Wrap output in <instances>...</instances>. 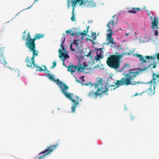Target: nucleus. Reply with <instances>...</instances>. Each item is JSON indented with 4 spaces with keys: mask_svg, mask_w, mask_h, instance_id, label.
Wrapping results in <instances>:
<instances>
[{
    "mask_svg": "<svg viewBox=\"0 0 159 159\" xmlns=\"http://www.w3.org/2000/svg\"><path fill=\"white\" fill-rule=\"evenodd\" d=\"M138 74V72L136 70L130 69L128 71V73H126L124 77L121 78L120 80L116 81L115 85L117 87H119L121 85L127 86L139 84L140 83L139 82H137L133 81Z\"/></svg>",
    "mask_w": 159,
    "mask_h": 159,
    "instance_id": "f257e3e1",
    "label": "nucleus"
},
{
    "mask_svg": "<svg viewBox=\"0 0 159 159\" xmlns=\"http://www.w3.org/2000/svg\"><path fill=\"white\" fill-rule=\"evenodd\" d=\"M126 54V52H124L120 55H110L107 60V64L112 68L117 69L120 66V59Z\"/></svg>",
    "mask_w": 159,
    "mask_h": 159,
    "instance_id": "f03ea898",
    "label": "nucleus"
},
{
    "mask_svg": "<svg viewBox=\"0 0 159 159\" xmlns=\"http://www.w3.org/2000/svg\"><path fill=\"white\" fill-rule=\"evenodd\" d=\"M134 57L139 58V61L141 62L140 64V66L143 67L141 70H146L149 67H150L152 65V64L149 63L150 62L149 60L150 59L152 60L153 61V62H155L156 60V57H155V54L154 56H143L141 55L135 54H134Z\"/></svg>",
    "mask_w": 159,
    "mask_h": 159,
    "instance_id": "7ed1b4c3",
    "label": "nucleus"
},
{
    "mask_svg": "<svg viewBox=\"0 0 159 159\" xmlns=\"http://www.w3.org/2000/svg\"><path fill=\"white\" fill-rule=\"evenodd\" d=\"M103 84V81L102 79H100L96 84H94L93 86L96 91L94 92L92 90L88 93V95L89 97L97 98L102 93L106 92L108 89L106 88L105 89H104Z\"/></svg>",
    "mask_w": 159,
    "mask_h": 159,
    "instance_id": "20e7f679",
    "label": "nucleus"
},
{
    "mask_svg": "<svg viewBox=\"0 0 159 159\" xmlns=\"http://www.w3.org/2000/svg\"><path fill=\"white\" fill-rule=\"evenodd\" d=\"M34 38L33 39L31 38L30 34V32H29L26 39L25 45L28 49L33 52V57L35 55H37L38 53V51L35 49L36 44L35 42H34Z\"/></svg>",
    "mask_w": 159,
    "mask_h": 159,
    "instance_id": "39448f33",
    "label": "nucleus"
},
{
    "mask_svg": "<svg viewBox=\"0 0 159 159\" xmlns=\"http://www.w3.org/2000/svg\"><path fill=\"white\" fill-rule=\"evenodd\" d=\"M47 75L48 78L50 80L56 82L57 84L59 86V88L61 89V91L62 93L68 89V86L65 83H63L60 81L58 79L56 80L54 78V75H51L49 73H47Z\"/></svg>",
    "mask_w": 159,
    "mask_h": 159,
    "instance_id": "423d86ee",
    "label": "nucleus"
},
{
    "mask_svg": "<svg viewBox=\"0 0 159 159\" xmlns=\"http://www.w3.org/2000/svg\"><path fill=\"white\" fill-rule=\"evenodd\" d=\"M39 54V52H38L37 55H35L34 57H33V52L32 53V57L30 59L28 57H27L25 60V61L26 63L27 66L28 67L31 68L32 69H34V68H36L37 69V70L40 71H43V69L41 68L40 66H38L35 63V57L36 56H38Z\"/></svg>",
    "mask_w": 159,
    "mask_h": 159,
    "instance_id": "0eeeda50",
    "label": "nucleus"
},
{
    "mask_svg": "<svg viewBox=\"0 0 159 159\" xmlns=\"http://www.w3.org/2000/svg\"><path fill=\"white\" fill-rule=\"evenodd\" d=\"M58 145L59 144H57L54 145L47 146V148L39 154H44L39 156L38 159H43L47 156V155L49 154L53 150L56 148Z\"/></svg>",
    "mask_w": 159,
    "mask_h": 159,
    "instance_id": "6e6552de",
    "label": "nucleus"
},
{
    "mask_svg": "<svg viewBox=\"0 0 159 159\" xmlns=\"http://www.w3.org/2000/svg\"><path fill=\"white\" fill-rule=\"evenodd\" d=\"M63 38L64 39L60 44V46L62 50L64 52H62V50L61 49H59V58H62V60L64 61L65 59L69 58V56L68 55V51L66 50L64 48V46H63V43L65 41V38L63 37L62 39Z\"/></svg>",
    "mask_w": 159,
    "mask_h": 159,
    "instance_id": "1a4fd4ad",
    "label": "nucleus"
},
{
    "mask_svg": "<svg viewBox=\"0 0 159 159\" xmlns=\"http://www.w3.org/2000/svg\"><path fill=\"white\" fill-rule=\"evenodd\" d=\"M86 68V67L84 66H82V65H80L78 66L76 65H74L72 64L70 65L67 67L68 70L70 72L71 74L73 73L76 71L79 72H81L83 71Z\"/></svg>",
    "mask_w": 159,
    "mask_h": 159,
    "instance_id": "9d476101",
    "label": "nucleus"
},
{
    "mask_svg": "<svg viewBox=\"0 0 159 159\" xmlns=\"http://www.w3.org/2000/svg\"><path fill=\"white\" fill-rule=\"evenodd\" d=\"M66 97H67L73 103L72 106L71 107V112H75V108L79 104V102L77 101L75 99L72 98L71 95H73V94H70V93H68L66 91L63 93Z\"/></svg>",
    "mask_w": 159,
    "mask_h": 159,
    "instance_id": "9b49d317",
    "label": "nucleus"
},
{
    "mask_svg": "<svg viewBox=\"0 0 159 159\" xmlns=\"http://www.w3.org/2000/svg\"><path fill=\"white\" fill-rule=\"evenodd\" d=\"M79 40L75 39L73 40V42L71 43L70 45V50L76 53L80 52L81 50L80 49V47H79Z\"/></svg>",
    "mask_w": 159,
    "mask_h": 159,
    "instance_id": "f8f14e48",
    "label": "nucleus"
},
{
    "mask_svg": "<svg viewBox=\"0 0 159 159\" xmlns=\"http://www.w3.org/2000/svg\"><path fill=\"white\" fill-rule=\"evenodd\" d=\"M103 51L101 48H99L98 49L96 52V56L94 57V60L92 64L94 63V61H96V62L98 61H100L104 57L103 55Z\"/></svg>",
    "mask_w": 159,
    "mask_h": 159,
    "instance_id": "ddd939ff",
    "label": "nucleus"
},
{
    "mask_svg": "<svg viewBox=\"0 0 159 159\" xmlns=\"http://www.w3.org/2000/svg\"><path fill=\"white\" fill-rule=\"evenodd\" d=\"M107 31L109 32L107 34L106 38L108 40V44H111L113 45V47L115 48L116 46V44L114 42V40L111 37L112 35L113 34L112 30L111 29H108Z\"/></svg>",
    "mask_w": 159,
    "mask_h": 159,
    "instance_id": "4468645a",
    "label": "nucleus"
},
{
    "mask_svg": "<svg viewBox=\"0 0 159 159\" xmlns=\"http://www.w3.org/2000/svg\"><path fill=\"white\" fill-rule=\"evenodd\" d=\"M152 78V80L148 82V84L150 85L153 84L155 86H157V84L159 83V75L153 73Z\"/></svg>",
    "mask_w": 159,
    "mask_h": 159,
    "instance_id": "2eb2a0df",
    "label": "nucleus"
},
{
    "mask_svg": "<svg viewBox=\"0 0 159 159\" xmlns=\"http://www.w3.org/2000/svg\"><path fill=\"white\" fill-rule=\"evenodd\" d=\"M158 20L156 16H155L153 21L152 22V27L153 29H154L155 27L157 28H159V27H157V24L158 23Z\"/></svg>",
    "mask_w": 159,
    "mask_h": 159,
    "instance_id": "dca6fc26",
    "label": "nucleus"
},
{
    "mask_svg": "<svg viewBox=\"0 0 159 159\" xmlns=\"http://www.w3.org/2000/svg\"><path fill=\"white\" fill-rule=\"evenodd\" d=\"M155 86L154 85L152 87V85L148 89V94L151 96L153 94L155 93Z\"/></svg>",
    "mask_w": 159,
    "mask_h": 159,
    "instance_id": "f3484780",
    "label": "nucleus"
},
{
    "mask_svg": "<svg viewBox=\"0 0 159 159\" xmlns=\"http://www.w3.org/2000/svg\"><path fill=\"white\" fill-rule=\"evenodd\" d=\"M0 62L2 64L6 66L8 64V63H7L3 55L1 56L0 57Z\"/></svg>",
    "mask_w": 159,
    "mask_h": 159,
    "instance_id": "a211bd4d",
    "label": "nucleus"
},
{
    "mask_svg": "<svg viewBox=\"0 0 159 159\" xmlns=\"http://www.w3.org/2000/svg\"><path fill=\"white\" fill-rule=\"evenodd\" d=\"M44 35L43 34H35L34 37V42H35V40L37 39H39L44 37Z\"/></svg>",
    "mask_w": 159,
    "mask_h": 159,
    "instance_id": "6ab92c4d",
    "label": "nucleus"
},
{
    "mask_svg": "<svg viewBox=\"0 0 159 159\" xmlns=\"http://www.w3.org/2000/svg\"><path fill=\"white\" fill-rule=\"evenodd\" d=\"M140 10L139 8H133L132 9L129 10L128 11V12L130 13H132L135 14L136 13L137 11H138Z\"/></svg>",
    "mask_w": 159,
    "mask_h": 159,
    "instance_id": "aec40b11",
    "label": "nucleus"
},
{
    "mask_svg": "<svg viewBox=\"0 0 159 159\" xmlns=\"http://www.w3.org/2000/svg\"><path fill=\"white\" fill-rule=\"evenodd\" d=\"M116 86V87L115 85H110L109 86H108V88H107V85H106L105 87V88L104 89H105L106 88L107 89H108V90L107 92L109 90H111L112 91L113 89L114 90L116 88L118 87H117V86Z\"/></svg>",
    "mask_w": 159,
    "mask_h": 159,
    "instance_id": "412c9836",
    "label": "nucleus"
},
{
    "mask_svg": "<svg viewBox=\"0 0 159 159\" xmlns=\"http://www.w3.org/2000/svg\"><path fill=\"white\" fill-rule=\"evenodd\" d=\"M89 27H88L87 28V31L85 30H84L83 32H78L77 33V35L78 36H79V35H81L82 36H84L86 34V33H88V29H89Z\"/></svg>",
    "mask_w": 159,
    "mask_h": 159,
    "instance_id": "4be33fe9",
    "label": "nucleus"
},
{
    "mask_svg": "<svg viewBox=\"0 0 159 159\" xmlns=\"http://www.w3.org/2000/svg\"><path fill=\"white\" fill-rule=\"evenodd\" d=\"M111 25L112 26H114V21L113 20H112L111 21H109L107 25V27L109 28V29H110V27H111Z\"/></svg>",
    "mask_w": 159,
    "mask_h": 159,
    "instance_id": "5701e85b",
    "label": "nucleus"
},
{
    "mask_svg": "<svg viewBox=\"0 0 159 159\" xmlns=\"http://www.w3.org/2000/svg\"><path fill=\"white\" fill-rule=\"evenodd\" d=\"M91 38L93 40H95L96 39V33L95 32H94L93 33H92V34L91 36Z\"/></svg>",
    "mask_w": 159,
    "mask_h": 159,
    "instance_id": "b1692460",
    "label": "nucleus"
},
{
    "mask_svg": "<svg viewBox=\"0 0 159 159\" xmlns=\"http://www.w3.org/2000/svg\"><path fill=\"white\" fill-rule=\"evenodd\" d=\"M5 52V48L3 47L0 48V54L1 56L3 55V53Z\"/></svg>",
    "mask_w": 159,
    "mask_h": 159,
    "instance_id": "393cba45",
    "label": "nucleus"
},
{
    "mask_svg": "<svg viewBox=\"0 0 159 159\" xmlns=\"http://www.w3.org/2000/svg\"><path fill=\"white\" fill-rule=\"evenodd\" d=\"M87 56L88 57H89L90 58V59L92 58L93 57L92 54L91 53V52H89L88 54L87 55Z\"/></svg>",
    "mask_w": 159,
    "mask_h": 159,
    "instance_id": "a878e982",
    "label": "nucleus"
},
{
    "mask_svg": "<svg viewBox=\"0 0 159 159\" xmlns=\"http://www.w3.org/2000/svg\"><path fill=\"white\" fill-rule=\"evenodd\" d=\"M157 64V63L155 61V62H153L152 65H153V66L152 68L154 69V68H156Z\"/></svg>",
    "mask_w": 159,
    "mask_h": 159,
    "instance_id": "bb28decb",
    "label": "nucleus"
},
{
    "mask_svg": "<svg viewBox=\"0 0 159 159\" xmlns=\"http://www.w3.org/2000/svg\"><path fill=\"white\" fill-rule=\"evenodd\" d=\"M56 61H54L53 62V66L51 68L52 69L55 66H56Z\"/></svg>",
    "mask_w": 159,
    "mask_h": 159,
    "instance_id": "cd10ccee",
    "label": "nucleus"
},
{
    "mask_svg": "<svg viewBox=\"0 0 159 159\" xmlns=\"http://www.w3.org/2000/svg\"><path fill=\"white\" fill-rule=\"evenodd\" d=\"M155 57H157V60H158L159 62V53H158L157 54V53H156L155 54Z\"/></svg>",
    "mask_w": 159,
    "mask_h": 159,
    "instance_id": "c85d7f7f",
    "label": "nucleus"
},
{
    "mask_svg": "<svg viewBox=\"0 0 159 159\" xmlns=\"http://www.w3.org/2000/svg\"><path fill=\"white\" fill-rule=\"evenodd\" d=\"M158 32L157 31H156L154 33V35L156 36H157L158 35Z\"/></svg>",
    "mask_w": 159,
    "mask_h": 159,
    "instance_id": "c756f323",
    "label": "nucleus"
},
{
    "mask_svg": "<svg viewBox=\"0 0 159 159\" xmlns=\"http://www.w3.org/2000/svg\"><path fill=\"white\" fill-rule=\"evenodd\" d=\"M66 33H67V34H71L70 31H68V30H66Z\"/></svg>",
    "mask_w": 159,
    "mask_h": 159,
    "instance_id": "7c9ffc66",
    "label": "nucleus"
},
{
    "mask_svg": "<svg viewBox=\"0 0 159 159\" xmlns=\"http://www.w3.org/2000/svg\"><path fill=\"white\" fill-rule=\"evenodd\" d=\"M146 92H147V91H143V92H142V93H141L140 94V95H142V94H143V93H146Z\"/></svg>",
    "mask_w": 159,
    "mask_h": 159,
    "instance_id": "2f4dec72",
    "label": "nucleus"
},
{
    "mask_svg": "<svg viewBox=\"0 0 159 159\" xmlns=\"http://www.w3.org/2000/svg\"><path fill=\"white\" fill-rule=\"evenodd\" d=\"M26 37V36H23L22 37V39L24 40L25 39V37Z\"/></svg>",
    "mask_w": 159,
    "mask_h": 159,
    "instance_id": "473e14b6",
    "label": "nucleus"
},
{
    "mask_svg": "<svg viewBox=\"0 0 159 159\" xmlns=\"http://www.w3.org/2000/svg\"><path fill=\"white\" fill-rule=\"evenodd\" d=\"M99 64H97V65L94 66V68H97V67H99Z\"/></svg>",
    "mask_w": 159,
    "mask_h": 159,
    "instance_id": "72a5a7b5",
    "label": "nucleus"
},
{
    "mask_svg": "<svg viewBox=\"0 0 159 159\" xmlns=\"http://www.w3.org/2000/svg\"><path fill=\"white\" fill-rule=\"evenodd\" d=\"M130 34V33H126L125 34V36H128V35H129Z\"/></svg>",
    "mask_w": 159,
    "mask_h": 159,
    "instance_id": "f704fd0d",
    "label": "nucleus"
},
{
    "mask_svg": "<svg viewBox=\"0 0 159 159\" xmlns=\"http://www.w3.org/2000/svg\"><path fill=\"white\" fill-rule=\"evenodd\" d=\"M46 71L47 72V73L50 74V71L49 70H47Z\"/></svg>",
    "mask_w": 159,
    "mask_h": 159,
    "instance_id": "c9c22d12",
    "label": "nucleus"
},
{
    "mask_svg": "<svg viewBox=\"0 0 159 159\" xmlns=\"http://www.w3.org/2000/svg\"><path fill=\"white\" fill-rule=\"evenodd\" d=\"M76 99L77 100H79V97L78 96H76Z\"/></svg>",
    "mask_w": 159,
    "mask_h": 159,
    "instance_id": "e433bc0d",
    "label": "nucleus"
},
{
    "mask_svg": "<svg viewBox=\"0 0 159 159\" xmlns=\"http://www.w3.org/2000/svg\"><path fill=\"white\" fill-rule=\"evenodd\" d=\"M70 34L72 36H73L75 35V34L73 33H72V34L71 33V34Z\"/></svg>",
    "mask_w": 159,
    "mask_h": 159,
    "instance_id": "4c0bfd02",
    "label": "nucleus"
},
{
    "mask_svg": "<svg viewBox=\"0 0 159 159\" xmlns=\"http://www.w3.org/2000/svg\"><path fill=\"white\" fill-rule=\"evenodd\" d=\"M81 3H80V4L82 5L83 4V0H81Z\"/></svg>",
    "mask_w": 159,
    "mask_h": 159,
    "instance_id": "58836bf2",
    "label": "nucleus"
},
{
    "mask_svg": "<svg viewBox=\"0 0 159 159\" xmlns=\"http://www.w3.org/2000/svg\"><path fill=\"white\" fill-rule=\"evenodd\" d=\"M44 67L45 68V69H44V71H45L47 70V69H46V66H45Z\"/></svg>",
    "mask_w": 159,
    "mask_h": 159,
    "instance_id": "ea45409f",
    "label": "nucleus"
},
{
    "mask_svg": "<svg viewBox=\"0 0 159 159\" xmlns=\"http://www.w3.org/2000/svg\"><path fill=\"white\" fill-rule=\"evenodd\" d=\"M26 32V31H25L23 32V34H25V33Z\"/></svg>",
    "mask_w": 159,
    "mask_h": 159,
    "instance_id": "a19ab883",
    "label": "nucleus"
},
{
    "mask_svg": "<svg viewBox=\"0 0 159 159\" xmlns=\"http://www.w3.org/2000/svg\"><path fill=\"white\" fill-rule=\"evenodd\" d=\"M38 1V0H34V2H37Z\"/></svg>",
    "mask_w": 159,
    "mask_h": 159,
    "instance_id": "79ce46f5",
    "label": "nucleus"
},
{
    "mask_svg": "<svg viewBox=\"0 0 159 159\" xmlns=\"http://www.w3.org/2000/svg\"><path fill=\"white\" fill-rule=\"evenodd\" d=\"M1 34L0 33V39H1Z\"/></svg>",
    "mask_w": 159,
    "mask_h": 159,
    "instance_id": "37998d69",
    "label": "nucleus"
},
{
    "mask_svg": "<svg viewBox=\"0 0 159 159\" xmlns=\"http://www.w3.org/2000/svg\"><path fill=\"white\" fill-rule=\"evenodd\" d=\"M90 41H93V43H94V42L92 40V39H89Z\"/></svg>",
    "mask_w": 159,
    "mask_h": 159,
    "instance_id": "c03bdc74",
    "label": "nucleus"
},
{
    "mask_svg": "<svg viewBox=\"0 0 159 159\" xmlns=\"http://www.w3.org/2000/svg\"><path fill=\"white\" fill-rule=\"evenodd\" d=\"M128 55H129L130 54V53L128 52Z\"/></svg>",
    "mask_w": 159,
    "mask_h": 159,
    "instance_id": "a18cd8bd",
    "label": "nucleus"
},
{
    "mask_svg": "<svg viewBox=\"0 0 159 159\" xmlns=\"http://www.w3.org/2000/svg\"><path fill=\"white\" fill-rule=\"evenodd\" d=\"M151 19H152V17H151Z\"/></svg>",
    "mask_w": 159,
    "mask_h": 159,
    "instance_id": "49530a36",
    "label": "nucleus"
},
{
    "mask_svg": "<svg viewBox=\"0 0 159 159\" xmlns=\"http://www.w3.org/2000/svg\"><path fill=\"white\" fill-rule=\"evenodd\" d=\"M110 78H112V77H110Z\"/></svg>",
    "mask_w": 159,
    "mask_h": 159,
    "instance_id": "de8ad7c7",
    "label": "nucleus"
}]
</instances>
